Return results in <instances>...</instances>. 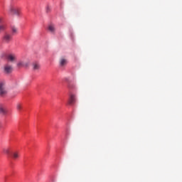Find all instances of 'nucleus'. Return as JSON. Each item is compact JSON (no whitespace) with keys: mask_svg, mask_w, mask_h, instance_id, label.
I'll return each instance as SVG.
<instances>
[{"mask_svg":"<svg viewBox=\"0 0 182 182\" xmlns=\"http://www.w3.org/2000/svg\"><path fill=\"white\" fill-rule=\"evenodd\" d=\"M2 23V17H0V23Z\"/></svg>","mask_w":182,"mask_h":182,"instance_id":"6ab92c4d","label":"nucleus"},{"mask_svg":"<svg viewBox=\"0 0 182 182\" xmlns=\"http://www.w3.org/2000/svg\"><path fill=\"white\" fill-rule=\"evenodd\" d=\"M68 63V60L66 58H62L60 59V66H65Z\"/></svg>","mask_w":182,"mask_h":182,"instance_id":"9b49d317","label":"nucleus"},{"mask_svg":"<svg viewBox=\"0 0 182 182\" xmlns=\"http://www.w3.org/2000/svg\"><path fill=\"white\" fill-rule=\"evenodd\" d=\"M68 89H73V86H72V84H68Z\"/></svg>","mask_w":182,"mask_h":182,"instance_id":"f3484780","label":"nucleus"},{"mask_svg":"<svg viewBox=\"0 0 182 182\" xmlns=\"http://www.w3.org/2000/svg\"><path fill=\"white\" fill-rule=\"evenodd\" d=\"M6 113H8V109H6V107H5L4 105H0V114L5 116Z\"/></svg>","mask_w":182,"mask_h":182,"instance_id":"1a4fd4ad","label":"nucleus"},{"mask_svg":"<svg viewBox=\"0 0 182 182\" xmlns=\"http://www.w3.org/2000/svg\"><path fill=\"white\" fill-rule=\"evenodd\" d=\"M4 153H6V154H9V149H5Z\"/></svg>","mask_w":182,"mask_h":182,"instance_id":"a211bd4d","label":"nucleus"},{"mask_svg":"<svg viewBox=\"0 0 182 182\" xmlns=\"http://www.w3.org/2000/svg\"><path fill=\"white\" fill-rule=\"evenodd\" d=\"M9 12L10 14H12L13 15H16L17 16H19V15H21V9L14 6H10Z\"/></svg>","mask_w":182,"mask_h":182,"instance_id":"f257e3e1","label":"nucleus"},{"mask_svg":"<svg viewBox=\"0 0 182 182\" xmlns=\"http://www.w3.org/2000/svg\"><path fill=\"white\" fill-rule=\"evenodd\" d=\"M50 11H51L50 6H47L46 7V13H47V14H49V12H50Z\"/></svg>","mask_w":182,"mask_h":182,"instance_id":"dca6fc26","label":"nucleus"},{"mask_svg":"<svg viewBox=\"0 0 182 182\" xmlns=\"http://www.w3.org/2000/svg\"><path fill=\"white\" fill-rule=\"evenodd\" d=\"M12 157L16 160V159H18L19 157V154L18 152H13Z\"/></svg>","mask_w":182,"mask_h":182,"instance_id":"ddd939ff","label":"nucleus"},{"mask_svg":"<svg viewBox=\"0 0 182 182\" xmlns=\"http://www.w3.org/2000/svg\"><path fill=\"white\" fill-rule=\"evenodd\" d=\"M6 95V88H5V82H0V96Z\"/></svg>","mask_w":182,"mask_h":182,"instance_id":"7ed1b4c3","label":"nucleus"},{"mask_svg":"<svg viewBox=\"0 0 182 182\" xmlns=\"http://www.w3.org/2000/svg\"><path fill=\"white\" fill-rule=\"evenodd\" d=\"M69 105H75L76 103V95L71 94L68 101Z\"/></svg>","mask_w":182,"mask_h":182,"instance_id":"0eeeda50","label":"nucleus"},{"mask_svg":"<svg viewBox=\"0 0 182 182\" xmlns=\"http://www.w3.org/2000/svg\"><path fill=\"white\" fill-rule=\"evenodd\" d=\"M18 27L15 26H11V33L12 35H18Z\"/></svg>","mask_w":182,"mask_h":182,"instance_id":"9d476101","label":"nucleus"},{"mask_svg":"<svg viewBox=\"0 0 182 182\" xmlns=\"http://www.w3.org/2000/svg\"><path fill=\"white\" fill-rule=\"evenodd\" d=\"M4 73H6L9 75V73H12V71L14 70V68H12V65L9 64H6L4 68Z\"/></svg>","mask_w":182,"mask_h":182,"instance_id":"39448f33","label":"nucleus"},{"mask_svg":"<svg viewBox=\"0 0 182 182\" xmlns=\"http://www.w3.org/2000/svg\"><path fill=\"white\" fill-rule=\"evenodd\" d=\"M32 68H33V70H39V69H41V64H39V63L38 61H34L32 63Z\"/></svg>","mask_w":182,"mask_h":182,"instance_id":"423d86ee","label":"nucleus"},{"mask_svg":"<svg viewBox=\"0 0 182 182\" xmlns=\"http://www.w3.org/2000/svg\"><path fill=\"white\" fill-rule=\"evenodd\" d=\"M48 31H50L51 32V33H55V26L50 25L48 26Z\"/></svg>","mask_w":182,"mask_h":182,"instance_id":"f8f14e48","label":"nucleus"},{"mask_svg":"<svg viewBox=\"0 0 182 182\" xmlns=\"http://www.w3.org/2000/svg\"><path fill=\"white\" fill-rule=\"evenodd\" d=\"M16 55L14 53H10L6 55V60L8 62H11V63H14V62H16Z\"/></svg>","mask_w":182,"mask_h":182,"instance_id":"20e7f679","label":"nucleus"},{"mask_svg":"<svg viewBox=\"0 0 182 182\" xmlns=\"http://www.w3.org/2000/svg\"><path fill=\"white\" fill-rule=\"evenodd\" d=\"M6 29V26L4 24L0 25V33Z\"/></svg>","mask_w":182,"mask_h":182,"instance_id":"4468645a","label":"nucleus"},{"mask_svg":"<svg viewBox=\"0 0 182 182\" xmlns=\"http://www.w3.org/2000/svg\"><path fill=\"white\" fill-rule=\"evenodd\" d=\"M18 68H28L29 66V63H25L23 61H19L17 63Z\"/></svg>","mask_w":182,"mask_h":182,"instance_id":"6e6552de","label":"nucleus"},{"mask_svg":"<svg viewBox=\"0 0 182 182\" xmlns=\"http://www.w3.org/2000/svg\"><path fill=\"white\" fill-rule=\"evenodd\" d=\"M12 41V36L8 33H6L2 37V41L4 43H9Z\"/></svg>","mask_w":182,"mask_h":182,"instance_id":"f03ea898","label":"nucleus"},{"mask_svg":"<svg viewBox=\"0 0 182 182\" xmlns=\"http://www.w3.org/2000/svg\"><path fill=\"white\" fill-rule=\"evenodd\" d=\"M16 109H17V110H18V111L22 110V105H21V104H17V105H16Z\"/></svg>","mask_w":182,"mask_h":182,"instance_id":"2eb2a0df","label":"nucleus"}]
</instances>
